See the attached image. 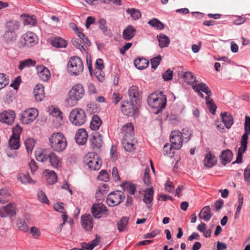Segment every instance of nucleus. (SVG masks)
I'll return each mask as SVG.
<instances>
[{"label":"nucleus","instance_id":"obj_47","mask_svg":"<svg viewBox=\"0 0 250 250\" xmlns=\"http://www.w3.org/2000/svg\"><path fill=\"white\" fill-rule=\"evenodd\" d=\"M148 24L158 30H162L164 28V24L157 19L154 18L148 21Z\"/></svg>","mask_w":250,"mask_h":250},{"label":"nucleus","instance_id":"obj_60","mask_svg":"<svg viewBox=\"0 0 250 250\" xmlns=\"http://www.w3.org/2000/svg\"><path fill=\"white\" fill-rule=\"evenodd\" d=\"M37 196L39 200L42 203L48 204L49 200H48L44 192L42 190H40L37 193Z\"/></svg>","mask_w":250,"mask_h":250},{"label":"nucleus","instance_id":"obj_24","mask_svg":"<svg viewBox=\"0 0 250 250\" xmlns=\"http://www.w3.org/2000/svg\"><path fill=\"white\" fill-rule=\"evenodd\" d=\"M233 156L232 152L229 149L223 150L220 155V160L223 165L225 166L227 164L231 162Z\"/></svg>","mask_w":250,"mask_h":250},{"label":"nucleus","instance_id":"obj_20","mask_svg":"<svg viewBox=\"0 0 250 250\" xmlns=\"http://www.w3.org/2000/svg\"><path fill=\"white\" fill-rule=\"evenodd\" d=\"M36 69L39 77L42 81L46 82L50 79L51 74L46 67L42 65H39L36 67Z\"/></svg>","mask_w":250,"mask_h":250},{"label":"nucleus","instance_id":"obj_55","mask_svg":"<svg viewBox=\"0 0 250 250\" xmlns=\"http://www.w3.org/2000/svg\"><path fill=\"white\" fill-rule=\"evenodd\" d=\"M180 132V136H181L183 141L186 140V141L187 142L190 139L191 133L189 131L188 128H184L182 130V131Z\"/></svg>","mask_w":250,"mask_h":250},{"label":"nucleus","instance_id":"obj_61","mask_svg":"<svg viewBox=\"0 0 250 250\" xmlns=\"http://www.w3.org/2000/svg\"><path fill=\"white\" fill-rule=\"evenodd\" d=\"M245 133L244 134H247V136H248L250 134V117L248 116L245 117Z\"/></svg>","mask_w":250,"mask_h":250},{"label":"nucleus","instance_id":"obj_36","mask_svg":"<svg viewBox=\"0 0 250 250\" xmlns=\"http://www.w3.org/2000/svg\"><path fill=\"white\" fill-rule=\"evenodd\" d=\"M20 26V23L17 21L11 20L6 22V30H9L13 33L17 30Z\"/></svg>","mask_w":250,"mask_h":250},{"label":"nucleus","instance_id":"obj_14","mask_svg":"<svg viewBox=\"0 0 250 250\" xmlns=\"http://www.w3.org/2000/svg\"><path fill=\"white\" fill-rule=\"evenodd\" d=\"M122 144L126 151L131 152L135 149L137 140L133 136H125L123 137Z\"/></svg>","mask_w":250,"mask_h":250},{"label":"nucleus","instance_id":"obj_19","mask_svg":"<svg viewBox=\"0 0 250 250\" xmlns=\"http://www.w3.org/2000/svg\"><path fill=\"white\" fill-rule=\"evenodd\" d=\"M153 194L154 190L152 188H147L145 190L143 201L146 205L147 208L151 210Z\"/></svg>","mask_w":250,"mask_h":250},{"label":"nucleus","instance_id":"obj_8","mask_svg":"<svg viewBox=\"0 0 250 250\" xmlns=\"http://www.w3.org/2000/svg\"><path fill=\"white\" fill-rule=\"evenodd\" d=\"M39 115L38 111L34 108H30L24 110L20 115L21 122L27 125L33 122Z\"/></svg>","mask_w":250,"mask_h":250},{"label":"nucleus","instance_id":"obj_11","mask_svg":"<svg viewBox=\"0 0 250 250\" xmlns=\"http://www.w3.org/2000/svg\"><path fill=\"white\" fill-rule=\"evenodd\" d=\"M180 135L181 132L178 130H174L171 132L169 139L171 143V146L170 150L172 148L178 150L182 147L183 140Z\"/></svg>","mask_w":250,"mask_h":250},{"label":"nucleus","instance_id":"obj_44","mask_svg":"<svg viewBox=\"0 0 250 250\" xmlns=\"http://www.w3.org/2000/svg\"><path fill=\"white\" fill-rule=\"evenodd\" d=\"M36 157L37 161L44 162L49 160L50 153H46L45 151H40L36 153Z\"/></svg>","mask_w":250,"mask_h":250},{"label":"nucleus","instance_id":"obj_32","mask_svg":"<svg viewBox=\"0 0 250 250\" xmlns=\"http://www.w3.org/2000/svg\"><path fill=\"white\" fill-rule=\"evenodd\" d=\"M134 64L137 68L142 70L147 67L149 62L146 59L139 58L134 60Z\"/></svg>","mask_w":250,"mask_h":250},{"label":"nucleus","instance_id":"obj_4","mask_svg":"<svg viewBox=\"0 0 250 250\" xmlns=\"http://www.w3.org/2000/svg\"><path fill=\"white\" fill-rule=\"evenodd\" d=\"M84 89L81 84L74 85L68 92V102H71L73 105L83 98L84 95Z\"/></svg>","mask_w":250,"mask_h":250},{"label":"nucleus","instance_id":"obj_9","mask_svg":"<svg viewBox=\"0 0 250 250\" xmlns=\"http://www.w3.org/2000/svg\"><path fill=\"white\" fill-rule=\"evenodd\" d=\"M132 101L130 102L125 101L122 102L121 110L122 112L128 117H135L137 114L138 107L137 104H134Z\"/></svg>","mask_w":250,"mask_h":250},{"label":"nucleus","instance_id":"obj_46","mask_svg":"<svg viewBox=\"0 0 250 250\" xmlns=\"http://www.w3.org/2000/svg\"><path fill=\"white\" fill-rule=\"evenodd\" d=\"M126 12L130 15L131 18L134 20H138L141 17V13L138 9L128 8Z\"/></svg>","mask_w":250,"mask_h":250},{"label":"nucleus","instance_id":"obj_59","mask_svg":"<svg viewBox=\"0 0 250 250\" xmlns=\"http://www.w3.org/2000/svg\"><path fill=\"white\" fill-rule=\"evenodd\" d=\"M98 178L101 181L107 182L109 180V174L105 170H102L99 173Z\"/></svg>","mask_w":250,"mask_h":250},{"label":"nucleus","instance_id":"obj_42","mask_svg":"<svg viewBox=\"0 0 250 250\" xmlns=\"http://www.w3.org/2000/svg\"><path fill=\"white\" fill-rule=\"evenodd\" d=\"M206 103L207 105V107L209 109L210 112L212 114H214L215 113L216 109L217 108V106L213 102L212 99L209 97L208 96H206L205 97Z\"/></svg>","mask_w":250,"mask_h":250},{"label":"nucleus","instance_id":"obj_53","mask_svg":"<svg viewBox=\"0 0 250 250\" xmlns=\"http://www.w3.org/2000/svg\"><path fill=\"white\" fill-rule=\"evenodd\" d=\"M122 186L126 188L127 192L132 195H134L136 191V187L134 184L130 183L123 184Z\"/></svg>","mask_w":250,"mask_h":250},{"label":"nucleus","instance_id":"obj_5","mask_svg":"<svg viewBox=\"0 0 250 250\" xmlns=\"http://www.w3.org/2000/svg\"><path fill=\"white\" fill-rule=\"evenodd\" d=\"M84 164L91 170H99L101 166V160L98 155L94 152H88L83 158Z\"/></svg>","mask_w":250,"mask_h":250},{"label":"nucleus","instance_id":"obj_37","mask_svg":"<svg viewBox=\"0 0 250 250\" xmlns=\"http://www.w3.org/2000/svg\"><path fill=\"white\" fill-rule=\"evenodd\" d=\"M36 64V62L31 59H27L20 62L19 68L20 70L23 69L26 67L30 66H35Z\"/></svg>","mask_w":250,"mask_h":250},{"label":"nucleus","instance_id":"obj_1","mask_svg":"<svg viewBox=\"0 0 250 250\" xmlns=\"http://www.w3.org/2000/svg\"><path fill=\"white\" fill-rule=\"evenodd\" d=\"M148 105L152 108L157 109L159 112L164 109L167 104V98L162 92L152 93L147 98Z\"/></svg>","mask_w":250,"mask_h":250},{"label":"nucleus","instance_id":"obj_25","mask_svg":"<svg viewBox=\"0 0 250 250\" xmlns=\"http://www.w3.org/2000/svg\"><path fill=\"white\" fill-rule=\"evenodd\" d=\"M90 145L94 149H99L102 146L103 139L101 135L97 134L90 139Z\"/></svg>","mask_w":250,"mask_h":250},{"label":"nucleus","instance_id":"obj_6","mask_svg":"<svg viewBox=\"0 0 250 250\" xmlns=\"http://www.w3.org/2000/svg\"><path fill=\"white\" fill-rule=\"evenodd\" d=\"M69 120L72 124L76 126H81L84 124L86 120V114L81 108L73 109L70 113Z\"/></svg>","mask_w":250,"mask_h":250},{"label":"nucleus","instance_id":"obj_15","mask_svg":"<svg viewBox=\"0 0 250 250\" xmlns=\"http://www.w3.org/2000/svg\"><path fill=\"white\" fill-rule=\"evenodd\" d=\"M16 213V207L14 203H10L4 207L0 208V216L6 217L12 216Z\"/></svg>","mask_w":250,"mask_h":250},{"label":"nucleus","instance_id":"obj_28","mask_svg":"<svg viewBox=\"0 0 250 250\" xmlns=\"http://www.w3.org/2000/svg\"><path fill=\"white\" fill-rule=\"evenodd\" d=\"M217 162L216 158L210 152L208 153L204 160V166L208 168L212 167Z\"/></svg>","mask_w":250,"mask_h":250},{"label":"nucleus","instance_id":"obj_27","mask_svg":"<svg viewBox=\"0 0 250 250\" xmlns=\"http://www.w3.org/2000/svg\"><path fill=\"white\" fill-rule=\"evenodd\" d=\"M220 115L226 128H230L233 124L232 116L228 112L221 113Z\"/></svg>","mask_w":250,"mask_h":250},{"label":"nucleus","instance_id":"obj_17","mask_svg":"<svg viewBox=\"0 0 250 250\" xmlns=\"http://www.w3.org/2000/svg\"><path fill=\"white\" fill-rule=\"evenodd\" d=\"M82 227L86 231L91 230L93 227V219L90 214H85L81 217Z\"/></svg>","mask_w":250,"mask_h":250},{"label":"nucleus","instance_id":"obj_57","mask_svg":"<svg viewBox=\"0 0 250 250\" xmlns=\"http://www.w3.org/2000/svg\"><path fill=\"white\" fill-rule=\"evenodd\" d=\"M162 60L161 56L159 55L157 57L152 58L150 61L151 67L155 69L159 65Z\"/></svg>","mask_w":250,"mask_h":250},{"label":"nucleus","instance_id":"obj_58","mask_svg":"<svg viewBox=\"0 0 250 250\" xmlns=\"http://www.w3.org/2000/svg\"><path fill=\"white\" fill-rule=\"evenodd\" d=\"M3 37L6 41H11L15 39L16 35L15 33L6 30L3 35Z\"/></svg>","mask_w":250,"mask_h":250},{"label":"nucleus","instance_id":"obj_22","mask_svg":"<svg viewBox=\"0 0 250 250\" xmlns=\"http://www.w3.org/2000/svg\"><path fill=\"white\" fill-rule=\"evenodd\" d=\"M128 95L131 101L138 104L140 101V94L138 88L136 85H132L128 89Z\"/></svg>","mask_w":250,"mask_h":250},{"label":"nucleus","instance_id":"obj_12","mask_svg":"<svg viewBox=\"0 0 250 250\" xmlns=\"http://www.w3.org/2000/svg\"><path fill=\"white\" fill-rule=\"evenodd\" d=\"M16 118V113L12 110H6L0 113V122L7 125L13 124Z\"/></svg>","mask_w":250,"mask_h":250},{"label":"nucleus","instance_id":"obj_52","mask_svg":"<svg viewBox=\"0 0 250 250\" xmlns=\"http://www.w3.org/2000/svg\"><path fill=\"white\" fill-rule=\"evenodd\" d=\"M35 140L32 138H28L25 141L24 145L28 152H32L35 146Z\"/></svg>","mask_w":250,"mask_h":250},{"label":"nucleus","instance_id":"obj_10","mask_svg":"<svg viewBox=\"0 0 250 250\" xmlns=\"http://www.w3.org/2000/svg\"><path fill=\"white\" fill-rule=\"evenodd\" d=\"M125 198L124 194L120 191H116L111 192L107 197V204L110 207H114L120 204L123 198Z\"/></svg>","mask_w":250,"mask_h":250},{"label":"nucleus","instance_id":"obj_40","mask_svg":"<svg viewBox=\"0 0 250 250\" xmlns=\"http://www.w3.org/2000/svg\"><path fill=\"white\" fill-rule=\"evenodd\" d=\"M9 146L11 149H18L20 147V137L12 135L9 140Z\"/></svg>","mask_w":250,"mask_h":250},{"label":"nucleus","instance_id":"obj_29","mask_svg":"<svg viewBox=\"0 0 250 250\" xmlns=\"http://www.w3.org/2000/svg\"><path fill=\"white\" fill-rule=\"evenodd\" d=\"M136 29L131 25L128 26L123 31V38L126 40H130L136 34Z\"/></svg>","mask_w":250,"mask_h":250},{"label":"nucleus","instance_id":"obj_49","mask_svg":"<svg viewBox=\"0 0 250 250\" xmlns=\"http://www.w3.org/2000/svg\"><path fill=\"white\" fill-rule=\"evenodd\" d=\"M249 137L246 134H244L241 141V146L239 148L238 152L244 153L247 148L248 139Z\"/></svg>","mask_w":250,"mask_h":250},{"label":"nucleus","instance_id":"obj_35","mask_svg":"<svg viewBox=\"0 0 250 250\" xmlns=\"http://www.w3.org/2000/svg\"><path fill=\"white\" fill-rule=\"evenodd\" d=\"M100 240V237L96 235V238L89 243H83L82 244V247L81 249H83L84 250H92L93 249L96 247Z\"/></svg>","mask_w":250,"mask_h":250},{"label":"nucleus","instance_id":"obj_7","mask_svg":"<svg viewBox=\"0 0 250 250\" xmlns=\"http://www.w3.org/2000/svg\"><path fill=\"white\" fill-rule=\"evenodd\" d=\"M38 41L36 35L33 32L28 31L22 36L18 45L21 48L31 47L37 43Z\"/></svg>","mask_w":250,"mask_h":250},{"label":"nucleus","instance_id":"obj_21","mask_svg":"<svg viewBox=\"0 0 250 250\" xmlns=\"http://www.w3.org/2000/svg\"><path fill=\"white\" fill-rule=\"evenodd\" d=\"M49 161L51 166L55 168H59L62 167V158L54 152H50Z\"/></svg>","mask_w":250,"mask_h":250},{"label":"nucleus","instance_id":"obj_45","mask_svg":"<svg viewBox=\"0 0 250 250\" xmlns=\"http://www.w3.org/2000/svg\"><path fill=\"white\" fill-rule=\"evenodd\" d=\"M10 192L6 189H0V203L5 204L8 201Z\"/></svg>","mask_w":250,"mask_h":250},{"label":"nucleus","instance_id":"obj_62","mask_svg":"<svg viewBox=\"0 0 250 250\" xmlns=\"http://www.w3.org/2000/svg\"><path fill=\"white\" fill-rule=\"evenodd\" d=\"M103 69H95L94 74L97 79L100 81L102 82L104 80V73Z\"/></svg>","mask_w":250,"mask_h":250},{"label":"nucleus","instance_id":"obj_16","mask_svg":"<svg viewBox=\"0 0 250 250\" xmlns=\"http://www.w3.org/2000/svg\"><path fill=\"white\" fill-rule=\"evenodd\" d=\"M195 91L198 93L199 96L201 98L204 97L203 94L201 92V91H203L207 94V96H210L212 94V92L208 87V86L205 83H198V84H193L192 88Z\"/></svg>","mask_w":250,"mask_h":250},{"label":"nucleus","instance_id":"obj_54","mask_svg":"<svg viewBox=\"0 0 250 250\" xmlns=\"http://www.w3.org/2000/svg\"><path fill=\"white\" fill-rule=\"evenodd\" d=\"M150 170L149 167H147L146 168L144 171V175L143 177V181L146 186H149L151 184L149 176Z\"/></svg>","mask_w":250,"mask_h":250},{"label":"nucleus","instance_id":"obj_39","mask_svg":"<svg viewBox=\"0 0 250 250\" xmlns=\"http://www.w3.org/2000/svg\"><path fill=\"white\" fill-rule=\"evenodd\" d=\"M51 44L53 46L58 48H65L67 46L66 41L59 37L53 39Z\"/></svg>","mask_w":250,"mask_h":250},{"label":"nucleus","instance_id":"obj_34","mask_svg":"<svg viewBox=\"0 0 250 250\" xmlns=\"http://www.w3.org/2000/svg\"><path fill=\"white\" fill-rule=\"evenodd\" d=\"M184 80L188 84H191L193 88V84H198L196 83V77L190 72H185L183 75Z\"/></svg>","mask_w":250,"mask_h":250},{"label":"nucleus","instance_id":"obj_26","mask_svg":"<svg viewBox=\"0 0 250 250\" xmlns=\"http://www.w3.org/2000/svg\"><path fill=\"white\" fill-rule=\"evenodd\" d=\"M212 216L211 213L210 207L207 206L204 207L199 214V217L205 221H208Z\"/></svg>","mask_w":250,"mask_h":250},{"label":"nucleus","instance_id":"obj_3","mask_svg":"<svg viewBox=\"0 0 250 250\" xmlns=\"http://www.w3.org/2000/svg\"><path fill=\"white\" fill-rule=\"evenodd\" d=\"M67 69L71 75L76 76L82 74L84 69L82 60L78 56L71 57L68 62Z\"/></svg>","mask_w":250,"mask_h":250},{"label":"nucleus","instance_id":"obj_13","mask_svg":"<svg viewBox=\"0 0 250 250\" xmlns=\"http://www.w3.org/2000/svg\"><path fill=\"white\" fill-rule=\"evenodd\" d=\"M91 212L93 216L98 219L108 215L106 207L102 203L94 204L91 208Z\"/></svg>","mask_w":250,"mask_h":250},{"label":"nucleus","instance_id":"obj_41","mask_svg":"<svg viewBox=\"0 0 250 250\" xmlns=\"http://www.w3.org/2000/svg\"><path fill=\"white\" fill-rule=\"evenodd\" d=\"M47 174L46 175V180L49 184H53L57 181V176L54 171L49 170H46Z\"/></svg>","mask_w":250,"mask_h":250},{"label":"nucleus","instance_id":"obj_31","mask_svg":"<svg viewBox=\"0 0 250 250\" xmlns=\"http://www.w3.org/2000/svg\"><path fill=\"white\" fill-rule=\"evenodd\" d=\"M122 133L123 134V137L125 136H134V127L132 123H129L124 125L122 127Z\"/></svg>","mask_w":250,"mask_h":250},{"label":"nucleus","instance_id":"obj_51","mask_svg":"<svg viewBox=\"0 0 250 250\" xmlns=\"http://www.w3.org/2000/svg\"><path fill=\"white\" fill-rule=\"evenodd\" d=\"M8 77L5 74L0 73V90L6 87L9 84Z\"/></svg>","mask_w":250,"mask_h":250},{"label":"nucleus","instance_id":"obj_56","mask_svg":"<svg viewBox=\"0 0 250 250\" xmlns=\"http://www.w3.org/2000/svg\"><path fill=\"white\" fill-rule=\"evenodd\" d=\"M106 21L103 18L98 20L96 24L98 25L99 28L103 31L104 33H105L107 31V27L106 26Z\"/></svg>","mask_w":250,"mask_h":250},{"label":"nucleus","instance_id":"obj_23","mask_svg":"<svg viewBox=\"0 0 250 250\" xmlns=\"http://www.w3.org/2000/svg\"><path fill=\"white\" fill-rule=\"evenodd\" d=\"M33 94L37 102L42 101L44 97V87L41 84H38L34 89Z\"/></svg>","mask_w":250,"mask_h":250},{"label":"nucleus","instance_id":"obj_64","mask_svg":"<svg viewBox=\"0 0 250 250\" xmlns=\"http://www.w3.org/2000/svg\"><path fill=\"white\" fill-rule=\"evenodd\" d=\"M244 176L246 182H250V165H249L245 169Z\"/></svg>","mask_w":250,"mask_h":250},{"label":"nucleus","instance_id":"obj_48","mask_svg":"<svg viewBox=\"0 0 250 250\" xmlns=\"http://www.w3.org/2000/svg\"><path fill=\"white\" fill-rule=\"evenodd\" d=\"M128 220L127 218L124 217L117 223L118 229L120 232L126 230L128 224Z\"/></svg>","mask_w":250,"mask_h":250},{"label":"nucleus","instance_id":"obj_38","mask_svg":"<svg viewBox=\"0 0 250 250\" xmlns=\"http://www.w3.org/2000/svg\"><path fill=\"white\" fill-rule=\"evenodd\" d=\"M102 122L101 119L98 115H94L90 123V126L91 129L93 130H97L99 129L102 124Z\"/></svg>","mask_w":250,"mask_h":250},{"label":"nucleus","instance_id":"obj_30","mask_svg":"<svg viewBox=\"0 0 250 250\" xmlns=\"http://www.w3.org/2000/svg\"><path fill=\"white\" fill-rule=\"evenodd\" d=\"M17 179L22 184H31L33 183V181L30 178L29 173L27 171L19 173L17 176Z\"/></svg>","mask_w":250,"mask_h":250},{"label":"nucleus","instance_id":"obj_2","mask_svg":"<svg viewBox=\"0 0 250 250\" xmlns=\"http://www.w3.org/2000/svg\"><path fill=\"white\" fill-rule=\"evenodd\" d=\"M49 145L52 149L56 152L63 151L67 146V141L62 133H54L49 139Z\"/></svg>","mask_w":250,"mask_h":250},{"label":"nucleus","instance_id":"obj_50","mask_svg":"<svg viewBox=\"0 0 250 250\" xmlns=\"http://www.w3.org/2000/svg\"><path fill=\"white\" fill-rule=\"evenodd\" d=\"M21 17L25 18L24 20V24L25 25H35L37 23V20L34 16H29L26 14H23L21 15Z\"/></svg>","mask_w":250,"mask_h":250},{"label":"nucleus","instance_id":"obj_43","mask_svg":"<svg viewBox=\"0 0 250 250\" xmlns=\"http://www.w3.org/2000/svg\"><path fill=\"white\" fill-rule=\"evenodd\" d=\"M49 112L53 117L58 118L61 120L62 119V113L59 108L52 106L49 107Z\"/></svg>","mask_w":250,"mask_h":250},{"label":"nucleus","instance_id":"obj_18","mask_svg":"<svg viewBox=\"0 0 250 250\" xmlns=\"http://www.w3.org/2000/svg\"><path fill=\"white\" fill-rule=\"evenodd\" d=\"M87 137L88 135L86 130L83 128H81L77 131L75 139L78 144L83 145L86 142Z\"/></svg>","mask_w":250,"mask_h":250},{"label":"nucleus","instance_id":"obj_63","mask_svg":"<svg viewBox=\"0 0 250 250\" xmlns=\"http://www.w3.org/2000/svg\"><path fill=\"white\" fill-rule=\"evenodd\" d=\"M173 71L170 69L167 70L163 75V78L165 81L171 80L173 76Z\"/></svg>","mask_w":250,"mask_h":250},{"label":"nucleus","instance_id":"obj_33","mask_svg":"<svg viewBox=\"0 0 250 250\" xmlns=\"http://www.w3.org/2000/svg\"><path fill=\"white\" fill-rule=\"evenodd\" d=\"M157 38L161 48H164L168 46L170 43V40L167 35L160 34L159 35L157 36Z\"/></svg>","mask_w":250,"mask_h":250}]
</instances>
